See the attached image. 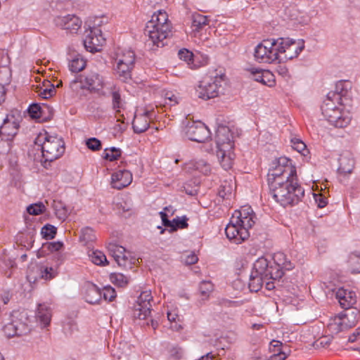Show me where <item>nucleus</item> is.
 Listing matches in <instances>:
<instances>
[{
    "instance_id": "18",
    "label": "nucleus",
    "mask_w": 360,
    "mask_h": 360,
    "mask_svg": "<svg viewBox=\"0 0 360 360\" xmlns=\"http://www.w3.org/2000/svg\"><path fill=\"white\" fill-rule=\"evenodd\" d=\"M55 25L71 33H76L82 26V20L75 15L57 16L54 19Z\"/></svg>"
},
{
    "instance_id": "48",
    "label": "nucleus",
    "mask_w": 360,
    "mask_h": 360,
    "mask_svg": "<svg viewBox=\"0 0 360 360\" xmlns=\"http://www.w3.org/2000/svg\"><path fill=\"white\" fill-rule=\"evenodd\" d=\"M43 110L38 104L34 103L30 105L28 113L33 119H39L42 116Z\"/></svg>"
},
{
    "instance_id": "37",
    "label": "nucleus",
    "mask_w": 360,
    "mask_h": 360,
    "mask_svg": "<svg viewBox=\"0 0 360 360\" xmlns=\"http://www.w3.org/2000/svg\"><path fill=\"white\" fill-rule=\"evenodd\" d=\"M69 86L70 89L76 94H81L82 91L86 88L84 83L82 75H79L75 79L70 82Z\"/></svg>"
},
{
    "instance_id": "33",
    "label": "nucleus",
    "mask_w": 360,
    "mask_h": 360,
    "mask_svg": "<svg viewBox=\"0 0 360 360\" xmlns=\"http://www.w3.org/2000/svg\"><path fill=\"white\" fill-rule=\"evenodd\" d=\"M188 165L189 168L198 170L205 175H207L211 172L210 165L204 160L192 161L188 164Z\"/></svg>"
},
{
    "instance_id": "52",
    "label": "nucleus",
    "mask_w": 360,
    "mask_h": 360,
    "mask_svg": "<svg viewBox=\"0 0 360 360\" xmlns=\"http://www.w3.org/2000/svg\"><path fill=\"white\" fill-rule=\"evenodd\" d=\"M40 274L41 277L45 280H51L56 276V271L52 267L41 266Z\"/></svg>"
},
{
    "instance_id": "63",
    "label": "nucleus",
    "mask_w": 360,
    "mask_h": 360,
    "mask_svg": "<svg viewBox=\"0 0 360 360\" xmlns=\"http://www.w3.org/2000/svg\"><path fill=\"white\" fill-rule=\"evenodd\" d=\"M198 260L197 255L194 253H191L185 257L184 261L186 264L191 265L195 264Z\"/></svg>"
},
{
    "instance_id": "57",
    "label": "nucleus",
    "mask_w": 360,
    "mask_h": 360,
    "mask_svg": "<svg viewBox=\"0 0 360 360\" xmlns=\"http://www.w3.org/2000/svg\"><path fill=\"white\" fill-rule=\"evenodd\" d=\"M86 144L88 148H89L90 150H94V151L99 150L101 148V141L96 138L89 139L86 141Z\"/></svg>"
},
{
    "instance_id": "43",
    "label": "nucleus",
    "mask_w": 360,
    "mask_h": 360,
    "mask_svg": "<svg viewBox=\"0 0 360 360\" xmlns=\"http://www.w3.org/2000/svg\"><path fill=\"white\" fill-rule=\"evenodd\" d=\"M89 256L92 262L96 265H105L108 263L105 255L101 251H93Z\"/></svg>"
},
{
    "instance_id": "20",
    "label": "nucleus",
    "mask_w": 360,
    "mask_h": 360,
    "mask_svg": "<svg viewBox=\"0 0 360 360\" xmlns=\"http://www.w3.org/2000/svg\"><path fill=\"white\" fill-rule=\"evenodd\" d=\"M336 298L340 306L344 309L353 308L352 306L356 304V296L354 292L347 290L344 288H340L336 292Z\"/></svg>"
},
{
    "instance_id": "29",
    "label": "nucleus",
    "mask_w": 360,
    "mask_h": 360,
    "mask_svg": "<svg viewBox=\"0 0 360 360\" xmlns=\"http://www.w3.org/2000/svg\"><path fill=\"white\" fill-rule=\"evenodd\" d=\"M217 157L219 159L221 167L225 170H229L232 167L235 158L233 150L224 152L221 151V150H217Z\"/></svg>"
},
{
    "instance_id": "60",
    "label": "nucleus",
    "mask_w": 360,
    "mask_h": 360,
    "mask_svg": "<svg viewBox=\"0 0 360 360\" xmlns=\"http://www.w3.org/2000/svg\"><path fill=\"white\" fill-rule=\"evenodd\" d=\"M290 350H288V353H285L283 350H279L278 353L274 354L269 359L266 360H285V359L290 355Z\"/></svg>"
},
{
    "instance_id": "40",
    "label": "nucleus",
    "mask_w": 360,
    "mask_h": 360,
    "mask_svg": "<svg viewBox=\"0 0 360 360\" xmlns=\"http://www.w3.org/2000/svg\"><path fill=\"white\" fill-rule=\"evenodd\" d=\"M123 60V63L134 65L135 54L131 50L122 51L117 53L116 61Z\"/></svg>"
},
{
    "instance_id": "42",
    "label": "nucleus",
    "mask_w": 360,
    "mask_h": 360,
    "mask_svg": "<svg viewBox=\"0 0 360 360\" xmlns=\"http://www.w3.org/2000/svg\"><path fill=\"white\" fill-rule=\"evenodd\" d=\"M86 61L81 57H75L70 61L69 68L73 72H78L84 69Z\"/></svg>"
},
{
    "instance_id": "21",
    "label": "nucleus",
    "mask_w": 360,
    "mask_h": 360,
    "mask_svg": "<svg viewBox=\"0 0 360 360\" xmlns=\"http://www.w3.org/2000/svg\"><path fill=\"white\" fill-rule=\"evenodd\" d=\"M339 316L347 330L356 325L360 319V311L357 308L345 309V311Z\"/></svg>"
},
{
    "instance_id": "36",
    "label": "nucleus",
    "mask_w": 360,
    "mask_h": 360,
    "mask_svg": "<svg viewBox=\"0 0 360 360\" xmlns=\"http://www.w3.org/2000/svg\"><path fill=\"white\" fill-rule=\"evenodd\" d=\"M333 337L332 335H324L317 339L313 343V347L315 349H328L331 345Z\"/></svg>"
},
{
    "instance_id": "1",
    "label": "nucleus",
    "mask_w": 360,
    "mask_h": 360,
    "mask_svg": "<svg viewBox=\"0 0 360 360\" xmlns=\"http://www.w3.org/2000/svg\"><path fill=\"white\" fill-rule=\"evenodd\" d=\"M255 215L250 206H243L236 210L225 229L226 237L236 244L247 240L250 236L249 229L255 224Z\"/></svg>"
},
{
    "instance_id": "39",
    "label": "nucleus",
    "mask_w": 360,
    "mask_h": 360,
    "mask_svg": "<svg viewBox=\"0 0 360 360\" xmlns=\"http://www.w3.org/2000/svg\"><path fill=\"white\" fill-rule=\"evenodd\" d=\"M214 290V285L212 282L203 281L200 283L199 292L202 300H207Z\"/></svg>"
},
{
    "instance_id": "12",
    "label": "nucleus",
    "mask_w": 360,
    "mask_h": 360,
    "mask_svg": "<svg viewBox=\"0 0 360 360\" xmlns=\"http://www.w3.org/2000/svg\"><path fill=\"white\" fill-rule=\"evenodd\" d=\"M185 134L189 140L198 143H203L210 138L209 129L201 122H188Z\"/></svg>"
},
{
    "instance_id": "45",
    "label": "nucleus",
    "mask_w": 360,
    "mask_h": 360,
    "mask_svg": "<svg viewBox=\"0 0 360 360\" xmlns=\"http://www.w3.org/2000/svg\"><path fill=\"white\" fill-rule=\"evenodd\" d=\"M121 155V150L119 148H111L105 149L104 153V158L110 161L117 160Z\"/></svg>"
},
{
    "instance_id": "46",
    "label": "nucleus",
    "mask_w": 360,
    "mask_h": 360,
    "mask_svg": "<svg viewBox=\"0 0 360 360\" xmlns=\"http://www.w3.org/2000/svg\"><path fill=\"white\" fill-rule=\"evenodd\" d=\"M45 210V205L42 202L30 205L27 208V212L32 215H39L43 213Z\"/></svg>"
},
{
    "instance_id": "3",
    "label": "nucleus",
    "mask_w": 360,
    "mask_h": 360,
    "mask_svg": "<svg viewBox=\"0 0 360 360\" xmlns=\"http://www.w3.org/2000/svg\"><path fill=\"white\" fill-rule=\"evenodd\" d=\"M145 32L154 45L164 46L165 41L172 35V25L167 13L162 10L155 13L147 22Z\"/></svg>"
},
{
    "instance_id": "38",
    "label": "nucleus",
    "mask_w": 360,
    "mask_h": 360,
    "mask_svg": "<svg viewBox=\"0 0 360 360\" xmlns=\"http://www.w3.org/2000/svg\"><path fill=\"white\" fill-rule=\"evenodd\" d=\"M110 281L118 287H125L127 285L129 281V278L120 273H112L110 276Z\"/></svg>"
},
{
    "instance_id": "2",
    "label": "nucleus",
    "mask_w": 360,
    "mask_h": 360,
    "mask_svg": "<svg viewBox=\"0 0 360 360\" xmlns=\"http://www.w3.org/2000/svg\"><path fill=\"white\" fill-rule=\"evenodd\" d=\"M269 186L273 198L283 207L297 203L304 196V190L298 185L297 176L285 181L277 179Z\"/></svg>"
},
{
    "instance_id": "50",
    "label": "nucleus",
    "mask_w": 360,
    "mask_h": 360,
    "mask_svg": "<svg viewBox=\"0 0 360 360\" xmlns=\"http://www.w3.org/2000/svg\"><path fill=\"white\" fill-rule=\"evenodd\" d=\"M63 329L65 334L71 335L77 330V323L74 320L68 319L64 322Z\"/></svg>"
},
{
    "instance_id": "4",
    "label": "nucleus",
    "mask_w": 360,
    "mask_h": 360,
    "mask_svg": "<svg viewBox=\"0 0 360 360\" xmlns=\"http://www.w3.org/2000/svg\"><path fill=\"white\" fill-rule=\"evenodd\" d=\"M34 143L41 147L42 164L47 165L59 159L65 153V142L61 137L51 135L48 132L40 133L35 139Z\"/></svg>"
},
{
    "instance_id": "24",
    "label": "nucleus",
    "mask_w": 360,
    "mask_h": 360,
    "mask_svg": "<svg viewBox=\"0 0 360 360\" xmlns=\"http://www.w3.org/2000/svg\"><path fill=\"white\" fill-rule=\"evenodd\" d=\"M32 89L36 92L39 96L44 99L51 98L55 92L54 86L48 80H44L41 85L40 84L32 85Z\"/></svg>"
},
{
    "instance_id": "62",
    "label": "nucleus",
    "mask_w": 360,
    "mask_h": 360,
    "mask_svg": "<svg viewBox=\"0 0 360 360\" xmlns=\"http://www.w3.org/2000/svg\"><path fill=\"white\" fill-rule=\"evenodd\" d=\"M314 199L320 208L324 207L327 205V199L321 194H314Z\"/></svg>"
},
{
    "instance_id": "7",
    "label": "nucleus",
    "mask_w": 360,
    "mask_h": 360,
    "mask_svg": "<svg viewBox=\"0 0 360 360\" xmlns=\"http://www.w3.org/2000/svg\"><path fill=\"white\" fill-rule=\"evenodd\" d=\"M274 165L268 174L269 185L277 179L285 181L297 176L295 169L291 165L290 160L286 158H278L274 162Z\"/></svg>"
},
{
    "instance_id": "35",
    "label": "nucleus",
    "mask_w": 360,
    "mask_h": 360,
    "mask_svg": "<svg viewBox=\"0 0 360 360\" xmlns=\"http://www.w3.org/2000/svg\"><path fill=\"white\" fill-rule=\"evenodd\" d=\"M264 280H266L264 276L259 274H251L250 276L249 288L252 292H257L262 286Z\"/></svg>"
},
{
    "instance_id": "55",
    "label": "nucleus",
    "mask_w": 360,
    "mask_h": 360,
    "mask_svg": "<svg viewBox=\"0 0 360 360\" xmlns=\"http://www.w3.org/2000/svg\"><path fill=\"white\" fill-rule=\"evenodd\" d=\"M81 238L85 242L92 241L95 238L92 229L86 227L82 230Z\"/></svg>"
},
{
    "instance_id": "56",
    "label": "nucleus",
    "mask_w": 360,
    "mask_h": 360,
    "mask_svg": "<svg viewBox=\"0 0 360 360\" xmlns=\"http://www.w3.org/2000/svg\"><path fill=\"white\" fill-rule=\"evenodd\" d=\"M55 211L58 219L65 220L67 218L68 210L66 207H63L60 203L56 205Z\"/></svg>"
},
{
    "instance_id": "6",
    "label": "nucleus",
    "mask_w": 360,
    "mask_h": 360,
    "mask_svg": "<svg viewBox=\"0 0 360 360\" xmlns=\"http://www.w3.org/2000/svg\"><path fill=\"white\" fill-rule=\"evenodd\" d=\"M225 75H218L205 77L196 89L198 97L205 100L215 98L218 96L219 89L225 82Z\"/></svg>"
},
{
    "instance_id": "23",
    "label": "nucleus",
    "mask_w": 360,
    "mask_h": 360,
    "mask_svg": "<svg viewBox=\"0 0 360 360\" xmlns=\"http://www.w3.org/2000/svg\"><path fill=\"white\" fill-rule=\"evenodd\" d=\"M250 72L255 81L270 87L275 85V77L271 72L266 70H257L254 68L251 69Z\"/></svg>"
},
{
    "instance_id": "31",
    "label": "nucleus",
    "mask_w": 360,
    "mask_h": 360,
    "mask_svg": "<svg viewBox=\"0 0 360 360\" xmlns=\"http://www.w3.org/2000/svg\"><path fill=\"white\" fill-rule=\"evenodd\" d=\"M208 25L207 17L200 13L193 14L192 16L191 27L193 32H198Z\"/></svg>"
},
{
    "instance_id": "25",
    "label": "nucleus",
    "mask_w": 360,
    "mask_h": 360,
    "mask_svg": "<svg viewBox=\"0 0 360 360\" xmlns=\"http://www.w3.org/2000/svg\"><path fill=\"white\" fill-rule=\"evenodd\" d=\"M52 317L51 308L46 304H39L36 319L43 327L49 325Z\"/></svg>"
},
{
    "instance_id": "9",
    "label": "nucleus",
    "mask_w": 360,
    "mask_h": 360,
    "mask_svg": "<svg viewBox=\"0 0 360 360\" xmlns=\"http://www.w3.org/2000/svg\"><path fill=\"white\" fill-rule=\"evenodd\" d=\"M275 40H264L255 49V58L259 63H271L276 61L278 53L276 51Z\"/></svg>"
},
{
    "instance_id": "64",
    "label": "nucleus",
    "mask_w": 360,
    "mask_h": 360,
    "mask_svg": "<svg viewBox=\"0 0 360 360\" xmlns=\"http://www.w3.org/2000/svg\"><path fill=\"white\" fill-rule=\"evenodd\" d=\"M63 247V243L60 242L51 243L48 245V249L51 251H58Z\"/></svg>"
},
{
    "instance_id": "44",
    "label": "nucleus",
    "mask_w": 360,
    "mask_h": 360,
    "mask_svg": "<svg viewBox=\"0 0 360 360\" xmlns=\"http://www.w3.org/2000/svg\"><path fill=\"white\" fill-rule=\"evenodd\" d=\"M291 143L292 148L303 155L305 156L309 153L306 144L301 139L298 138H292L291 139Z\"/></svg>"
},
{
    "instance_id": "53",
    "label": "nucleus",
    "mask_w": 360,
    "mask_h": 360,
    "mask_svg": "<svg viewBox=\"0 0 360 360\" xmlns=\"http://www.w3.org/2000/svg\"><path fill=\"white\" fill-rule=\"evenodd\" d=\"M11 72L7 66L0 67V82L1 83H10Z\"/></svg>"
},
{
    "instance_id": "27",
    "label": "nucleus",
    "mask_w": 360,
    "mask_h": 360,
    "mask_svg": "<svg viewBox=\"0 0 360 360\" xmlns=\"http://www.w3.org/2000/svg\"><path fill=\"white\" fill-rule=\"evenodd\" d=\"M134 65L123 63V60L117 61L115 70L119 79L123 82H127L131 79V72Z\"/></svg>"
},
{
    "instance_id": "32",
    "label": "nucleus",
    "mask_w": 360,
    "mask_h": 360,
    "mask_svg": "<svg viewBox=\"0 0 360 360\" xmlns=\"http://www.w3.org/2000/svg\"><path fill=\"white\" fill-rule=\"evenodd\" d=\"M270 266L267 259L263 257H259L254 264V271L252 272L255 274H259L265 276Z\"/></svg>"
},
{
    "instance_id": "26",
    "label": "nucleus",
    "mask_w": 360,
    "mask_h": 360,
    "mask_svg": "<svg viewBox=\"0 0 360 360\" xmlns=\"http://www.w3.org/2000/svg\"><path fill=\"white\" fill-rule=\"evenodd\" d=\"M102 297L101 290L95 285L89 283L86 286L85 299L90 304L98 303Z\"/></svg>"
},
{
    "instance_id": "8",
    "label": "nucleus",
    "mask_w": 360,
    "mask_h": 360,
    "mask_svg": "<svg viewBox=\"0 0 360 360\" xmlns=\"http://www.w3.org/2000/svg\"><path fill=\"white\" fill-rule=\"evenodd\" d=\"M323 115L326 120L336 127L342 128L348 125L350 122V117L345 116L341 110L335 106L334 103L330 101L329 95L327 101H324L321 106Z\"/></svg>"
},
{
    "instance_id": "34",
    "label": "nucleus",
    "mask_w": 360,
    "mask_h": 360,
    "mask_svg": "<svg viewBox=\"0 0 360 360\" xmlns=\"http://www.w3.org/2000/svg\"><path fill=\"white\" fill-rule=\"evenodd\" d=\"M340 166L338 170L343 174H349L354 168V160L346 156H341L339 159Z\"/></svg>"
},
{
    "instance_id": "16",
    "label": "nucleus",
    "mask_w": 360,
    "mask_h": 360,
    "mask_svg": "<svg viewBox=\"0 0 360 360\" xmlns=\"http://www.w3.org/2000/svg\"><path fill=\"white\" fill-rule=\"evenodd\" d=\"M104 42L105 39L99 28L93 27L85 31L83 43L85 49L89 52L99 51Z\"/></svg>"
},
{
    "instance_id": "11",
    "label": "nucleus",
    "mask_w": 360,
    "mask_h": 360,
    "mask_svg": "<svg viewBox=\"0 0 360 360\" xmlns=\"http://www.w3.org/2000/svg\"><path fill=\"white\" fill-rule=\"evenodd\" d=\"M274 259L275 265L270 266L269 271H267L264 276L266 280H279L284 274V269L290 270L292 268L291 262L287 260L285 255L282 252L275 254Z\"/></svg>"
},
{
    "instance_id": "30",
    "label": "nucleus",
    "mask_w": 360,
    "mask_h": 360,
    "mask_svg": "<svg viewBox=\"0 0 360 360\" xmlns=\"http://www.w3.org/2000/svg\"><path fill=\"white\" fill-rule=\"evenodd\" d=\"M347 330L343 325L342 319L340 316H335L329 319L327 325V331L330 333V335L338 334V333Z\"/></svg>"
},
{
    "instance_id": "22",
    "label": "nucleus",
    "mask_w": 360,
    "mask_h": 360,
    "mask_svg": "<svg viewBox=\"0 0 360 360\" xmlns=\"http://www.w3.org/2000/svg\"><path fill=\"white\" fill-rule=\"evenodd\" d=\"M151 115L152 112L150 111H146L140 115H135L132 122V127L135 133L141 134L148 129Z\"/></svg>"
},
{
    "instance_id": "14",
    "label": "nucleus",
    "mask_w": 360,
    "mask_h": 360,
    "mask_svg": "<svg viewBox=\"0 0 360 360\" xmlns=\"http://www.w3.org/2000/svg\"><path fill=\"white\" fill-rule=\"evenodd\" d=\"M108 249L120 266L131 269L132 268V264L136 261V259L131 257L129 252H127L126 249L121 245L115 243H110L108 246Z\"/></svg>"
},
{
    "instance_id": "58",
    "label": "nucleus",
    "mask_w": 360,
    "mask_h": 360,
    "mask_svg": "<svg viewBox=\"0 0 360 360\" xmlns=\"http://www.w3.org/2000/svg\"><path fill=\"white\" fill-rule=\"evenodd\" d=\"M112 108L119 112V109L122 107L120 94L117 91H113L112 93Z\"/></svg>"
},
{
    "instance_id": "17",
    "label": "nucleus",
    "mask_w": 360,
    "mask_h": 360,
    "mask_svg": "<svg viewBox=\"0 0 360 360\" xmlns=\"http://www.w3.org/2000/svg\"><path fill=\"white\" fill-rule=\"evenodd\" d=\"M216 143L218 150L229 151L233 148L232 134L229 127L225 126L219 127L216 131Z\"/></svg>"
},
{
    "instance_id": "10",
    "label": "nucleus",
    "mask_w": 360,
    "mask_h": 360,
    "mask_svg": "<svg viewBox=\"0 0 360 360\" xmlns=\"http://www.w3.org/2000/svg\"><path fill=\"white\" fill-rule=\"evenodd\" d=\"M30 330L28 325L20 319L11 314L7 321L4 323L2 331L8 338L27 334Z\"/></svg>"
},
{
    "instance_id": "19",
    "label": "nucleus",
    "mask_w": 360,
    "mask_h": 360,
    "mask_svg": "<svg viewBox=\"0 0 360 360\" xmlns=\"http://www.w3.org/2000/svg\"><path fill=\"white\" fill-rule=\"evenodd\" d=\"M132 181V174L129 170H119L112 174L111 186L121 190L128 186Z\"/></svg>"
},
{
    "instance_id": "13",
    "label": "nucleus",
    "mask_w": 360,
    "mask_h": 360,
    "mask_svg": "<svg viewBox=\"0 0 360 360\" xmlns=\"http://www.w3.org/2000/svg\"><path fill=\"white\" fill-rule=\"evenodd\" d=\"M153 297L150 290L142 291L134 306V316L139 319H147L151 313Z\"/></svg>"
},
{
    "instance_id": "41",
    "label": "nucleus",
    "mask_w": 360,
    "mask_h": 360,
    "mask_svg": "<svg viewBox=\"0 0 360 360\" xmlns=\"http://www.w3.org/2000/svg\"><path fill=\"white\" fill-rule=\"evenodd\" d=\"M348 264L352 273H360V254H351L349 257Z\"/></svg>"
},
{
    "instance_id": "51",
    "label": "nucleus",
    "mask_w": 360,
    "mask_h": 360,
    "mask_svg": "<svg viewBox=\"0 0 360 360\" xmlns=\"http://www.w3.org/2000/svg\"><path fill=\"white\" fill-rule=\"evenodd\" d=\"M172 225L169 227L172 231H176L177 229H184L188 227L187 219L186 217L174 219L172 221Z\"/></svg>"
},
{
    "instance_id": "15",
    "label": "nucleus",
    "mask_w": 360,
    "mask_h": 360,
    "mask_svg": "<svg viewBox=\"0 0 360 360\" xmlns=\"http://www.w3.org/2000/svg\"><path fill=\"white\" fill-rule=\"evenodd\" d=\"M86 90L90 93L99 94L105 87L104 77L97 70H92L82 75Z\"/></svg>"
},
{
    "instance_id": "54",
    "label": "nucleus",
    "mask_w": 360,
    "mask_h": 360,
    "mask_svg": "<svg viewBox=\"0 0 360 360\" xmlns=\"http://www.w3.org/2000/svg\"><path fill=\"white\" fill-rule=\"evenodd\" d=\"M101 293L104 300L109 302H112L116 297V292L115 289L110 286L105 287Z\"/></svg>"
},
{
    "instance_id": "5",
    "label": "nucleus",
    "mask_w": 360,
    "mask_h": 360,
    "mask_svg": "<svg viewBox=\"0 0 360 360\" xmlns=\"http://www.w3.org/2000/svg\"><path fill=\"white\" fill-rule=\"evenodd\" d=\"M274 46L278 53L277 60L279 63L296 58L304 47V41H295L289 38H279L275 40Z\"/></svg>"
},
{
    "instance_id": "59",
    "label": "nucleus",
    "mask_w": 360,
    "mask_h": 360,
    "mask_svg": "<svg viewBox=\"0 0 360 360\" xmlns=\"http://www.w3.org/2000/svg\"><path fill=\"white\" fill-rule=\"evenodd\" d=\"M165 105H168L169 106L176 105L178 103V97L173 94L172 92H167L165 94Z\"/></svg>"
},
{
    "instance_id": "61",
    "label": "nucleus",
    "mask_w": 360,
    "mask_h": 360,
    "mask_svg": "<svg viewBox=\"0 0 360 360\" xmlns=\"http://www.w3.org/2000/svg\"><path fill=\"white\" fill-rule=\"evenodd\" d=\"M282 347H283V344L281 342L273 340L270 342L269 349L271 350V352H274L276 354V353H278L279 350H283L282 349Z\"/></svg>"
},
{
    "instance_id": "28",
    "label": "nucleus",
    "mask_w": 360,
    "mask_h": 360,
    "mask_svg": "<svg viewBox=\"0 0 360 360\" xmlns=\"http://www.w3.org/2000/svg\"><path fill=\"white\" fill-rule=\"evenodd\" d=\"M18 125L6 119L0 127V134L6 139H11L18 133Z\"/></svg>"
},
{
    "instance_id": "49",
    "label": "nucleus",
    "mask_w": 360,
    "mask_h": 360,
    "mask_svg": "<svg viewBox=\"0 0 360 360\" xmlns=\"http://www.w3.org/2000/svg\"><path fill=\"white\" fill-rule=\"evenodd\" d=\"M56 233V228L52 225L46 224L41 229V235L47 240L53 238Z\"/></svg>"
},
{
    "instance_id": "47",
    "label": "nucleus",
    "mask_w": 360,
    "mask_h": 360,
    "mask_svg": "<svg viewBox=\"0 0 360 360\" xmlns=\"http://www.w3.org/2000/svg\"><path fill=\"white\" fill-rule=\"evenodd\" d=\"M181 60L185 61L188 65L193 63V53L188 49H181L178 53Z\"/></svg>"
}]
</instances>
